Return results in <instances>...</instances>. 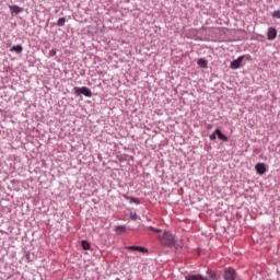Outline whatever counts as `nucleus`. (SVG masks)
<instances>
[{
	"instance_id": "obj_18",
	"label": "nucleus",
	"mask_w": 280,
	"mask_h": 280,
	"mask_svg": "<svg viewBox=\"0 0 280 280\" xmlns=\"http://www.w3.org/2000/svg\"><path fill=\"white\" fill-rule=\"evenodd\" d=\"M272 19H280V9L271 13Z\"/></svg>"
},
{
	"instance_id": "obj_3",
	"label": "nucleus",
	"mask_w": 280,
	"mask_h": 280,
	"mask_svg": "<svg viewBox=\"0 0 280 280\" xmlns=\"http://www.w3.org/2000/svg\"><path fill=\"white\" fill-rule=\"evenodd\" d=\"M75 95H84L85 97H93V92L86 86L74 88Z\"/></svg>"
},
{
	"instance_id": "obj_4",
	"label": "nucleus",
	"mask_w": 280,
	"mask_h": 280,
	"mask_svg": "<svg viewBox=\"0 0 280 280\" xmlns=\"http://www.w3.org/2000/svg\"><path fill=\"white\" fill-rule=\"evenodd\" d=\"M125 250H129L130 253H142V255H147L149 252L148 248L137 245L126 246Z\"/></svg>"
},
{
	"instance_id": "obj_12",
	"label": "nucleus",
	"mask_w": 280,
	"mask_h": 280,
	"mask_svg": "<svg viewBox=\"0 0 280 280\" xmlns=\"http://www.w3.org/2000/svg\"><path fill=\"white\" fill-rule=\"evenodd\" d=\"M115 232L117 233V235H124V233L126 232V226L125 225H117L115 229Z\"/></svg>"
},
{
	"instance_id": "obj_22",
	"label": "nucleus",
	"mask_w": 280,
	"mask_h": 280,
	"mask_svg": "<svg viewBox=\"0 0 280 280\" xmlns=\"http://www.w3.org/2000/svg\"><path fill=\"white\" fill-rule=\"evenodd\" d=\"M207 130H212L213 129V124H206Z\"/></svg>"
},
{
	"instance_id": "obj_15",
	"label": "nucleus",
	"mask_w": 280,
	"mask_h": 280,
	"mask_svg": "<svg viewBox=\"0 0 280 280\" xmlns=\"http://www.w3.org/2000/svg\"><path fill=\"white\" fill-rule=\"evenodd\" d=\"M66 23H67V19L66 18H59V20L57 21V26L58 27H65Z\"/></svg>"
},
{
	"instance_id": "obj_14",
	"label": "nucleus",
	"mask_w": 280,
	"mask_h": 280,
	"mask_svg": "<svg viewBox=\"0 0 280 280\" xmlns=\"http://www.w3.org/2000/svg\"><path fill=\"white\" fill-rule=\"evenodd\" d=\"M207 275H209V280H218V275L215 273V271L208 269Z\"/></svg>"
},
{
	"instance_id": "obj_2",
	"label": "nucleus",
	"mask_w": 280,
	"mask_h": 280,
	"mask_svg": "<svg viewBox=\"0 0 280 280\" xmlns=\"http://www.w3.org/2000/svg\"><path fill=\"white\" fill-rule=\"evenodd\" d=\"M223 279L224 280H237V271H235V269H233L231 267L225 268Z\"/></svg>"
},
{
	"instance_id": "obj_9",
	"label": "nucleus",
	"mask_w": 280,
	"mask_h": 280,
	"mask_svg": "<svg viewBox=\"0 0 280 280\" xmlns=\"http://www.w3.org/2000/svg\"><path fill=\"white\" fill-rule=\"evenodd\" d=\"M214 135H217L218 139H220V141H229V137H226V135L222 133V130H220V128L214 130Z\"/></svg>"
},
{
	"instance_id": "obj_20",
	"label": "nucleus",
	"mask_w": 280,
	"mask_h": 280,
	"mask_svg": "<svg viewBox=\"0 0 280 280\" xmlns=\"http://www.w3.org/2000/svg\"><path fill=\"white\" fill-rule=\"evenodd\" d=\"M217 137H218V133L213 131V133L210 135V141H215Z\"/></svg>"
},
{
	"instance_id": "obj_8",
	"label": "nucleus",
	"mask_w": 280,
	"mask_h": 280,
	"mask_svg": "<svg viewBox=\"0 0 280 280\" xmlns=\"http://www.w3.org/2000/svg\"><path fill=\"white\" fill-rule=\"evenodd\" d=\"M9 10L11 14H21V12H23V8L19 7L18 4L9 5Z\"/></svg>"
},
{
	"instance_id": "obj_5",
	"label": "nucleus",
	"mask_w": 280,
	"mask_h": 280,
	"mask_svg": "<svg viewBox=\"0 0 280 280\" xmlns=\"http://www.w3.org/2000/svg\"><path fill=\"white\" fill-rule=\"evenodd\" d=\"M244 61V56H240L237 59L233 60L230 65L231 69H240L242 62Z\"/></svg>"
},
{
	"instance_id": "obj_11",
	"label": "nucleus",
	"mask_w": 280,
	"mask_h": 280,
	"mask_svg": "<svg viewBox=\"0 0 280 280\" xmlns=\"http://www.w3.org/2000/svg\"><path fill=\"white\" fill-rule=\"evenodd\" d=\"M197 65L201 67V69H207L209 62L207 61V59L200 58L198 59Z\"/></svg>"
},
{
	"instance_id": "obj_19",
	"label": "nucleus",
	"mask_w": 280,
	"mask_h": 280,
	"mask_svg": "<svg viewBox=\"0 0 280 280\" xmlns=\"http://www.w3.org/2000/svg\"><path fill=\"white\" fill-rule=\"evenodd\" d=\"M129 202L132 205V202H135V205H139V199L135 198V197H129Z\"/></svg>"
},
{
	"instance_id": "obj_1",
	"label": "nucleus",
	"mask_w": 280,
	"mask_h": 280,
	"mask_svg": "<svg viewBox=\"0 0 280 280\" xmlns=\"http://www.w3.org/2000/svg\"><path fill=\"white\" fill-rule=\"evenodd\" d=\"M158 241L159 244H161V246L164 248H174L175 253L183 252V240L176 238V235H174L171 231H164L158 236Z\"/></svg>"
},
{
	"instance_id": "obj_23",
	"label": "nucleus",
	"mask_w": 280,
	"mask_h": 280,
	"mask_svg": "<svg viewBox=\"0 0 280 280\" xmlns=\"http://www.w3.org/2000/svg\"><path fill=\"white\" fill-rule=\"evenodd\" d=\"M122 198H125V200H130V197L128 195H122Z\"/></svg>"
},
{
	"instance_id": "obj_6",
	"label": "nucleus",
	"mask_w": 280,
	"mask_h": 280,
	"mask_svg": "<svg viewBox=\"0 0 280 280\" xmlns=\"http://www.w3.org/2000/svg\"><path fill=\"white\" fill-rule=\"evenodd\" d=\"M255 170H256L257 174H259L260 176H262V174H266V172H267L265 163H257L255 165Z\"/></svg>"
},
{
	"instance_id": "obj_10",
	"label": "nucleus",
	"mask_w": 280,
	"mask_h": 280,
	"mask_svg": "<svg viewBox=\"0 0 280 280\" xmlns=\"http://www.w3.org/2000/svg\"><path fill=\"white\" fill-rule=\"evenodd\" d=\"M186 280H208L206 277L201 275H188L185 277Z\"/></svg>"
},
{
	"instance_id": "obj_16",
	"label": "nucleus",
	"mask_w": 280,
	"mask_h": 280,
	"mask_svg": "<svg viewBox=\"0 0 280 280\" xmlns=\"http://www.w3.org/2000/svg\"><path fill=\"white\" fill-rule=\"evenodd\" d=\"M83 250H89L91 248V243L88 241H82L81 243Z\"/></svg>"
},
{
	"instance_id": "obj_17",
	"label": "nucleus",
	"mask_w": 280,
	"mask_h": 280,
	"mask_svg": "<svg viewBox=\"0 0 280 280\" xmlns=\"http://www.w3.org/2000/svg\"><path fill=\"white\" fill-rule=\"evenodd\" d=\"M149 231H152L153 233H163V230L154 226H149Z\"/></svg>"
},
{
	"instance_id": "obj_7",
	"label": "nucleus",
	"mask_w": 280,
	"mask_h": 280,
	"mask_svg": "<svg viewBox=\"0 0 280 280\" xmlns=\"http://www.w3.org/2000/svg\"><path fill=\"white\" fill-rule=\"evenodd\" d=\"M267 38L268 40H275V38H277V28L269 27L267 32Z\"/></svg>"
},
{
	"instance_id": "obj_21",
	"label": "nucleus",
	"mask_w": 280,
	"mask_h": 280,
	"mask_svg": "<svg viewBox=\"0 0 280 280\" xmlns=\"http://www.w3.org/2000/svg\"><path fill=\"white\" fill-rule=\"evenodd\" d=\"M56 54H57L56 49H51V50L49 51L50 58H54V56H56Z\"/></svg>"
},
{
	"instance_id": "obj_13",
	"label": "nucleus",
	"mask_w": 280,
	"mask_h": 280,
	"mask_svg": "<svg viewBox=\"0 0 280 280\" xmlns=\"http://www.w3.org/2000/svg\"><path fill=\"white\" fill-rule=\"evenodd\" d=\"M10 51H15V54H23V46L21 45L12 46Z\"/></svg>"
}]
</instances>
